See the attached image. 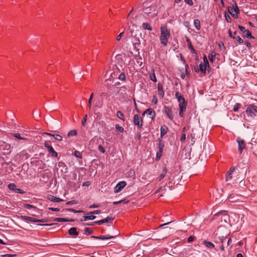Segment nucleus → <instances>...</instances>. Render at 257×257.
Returning <instances> with one entry per match:
<instances>
[{
    "mask_svg": "<svg viewBox=\"0 0 257 257\" xmlns=\"http://www.w3.org/2000/svg\"><path fill=\"white\" fill-rule=\"evenodd\" d=\"M161 35L160 40L161 43L164 46H166L168 43V39L170 37V30L166 26H161L160 28Z\"/></svg>",
    "mask_w": 257,
    "mask_h": 257,
    "instance_id": "1",
    "label": "nucleus"
},
{
    "mask_svg": "<svg viewBox=\"0 0 257 257\" xmlns=\"http://www.w3.org/2000/svg\"><path fill=\"white\" fill-rule=\"evenodd\" d=\"M144 13L149 17L154 18L158 14V10L156 6H151L144 9Z\"/></svg>",
    "mask_w": 257,
    "mask_h": 257,
    "instance_id": "2",
    "label": "nucleus"
},
{
    "mask_svg": "<svg viewBox=\"0 0 257 257\" xmlns=\"http://www.w3.org/2000/svg\"><path fill=\"white\" fill-rule=\"evenodd\" d=\"M175 97L179 103V109L182 108L186 110L187 103L183 95L179 92H176Z\"/></svg>",
    "mask_w": 257,
    "mask_h": 257,
    "instance_id": "3",
    "label": "nucleus"
},
{
    "mask_svg": "<svg viewBox=\"0 0 257 257\" xmlns=\"http://www.w3.org/2000/svg\"><path fill=\"white\" fill-rule=\"evenodd\" d=\"M228 11L233 18H237V15L239 12V10L236 3H234L232 5V7H229L228 8Z\"/></svg>",
    "mask_w": 257,
    "mask_h": 257,
    "instance_id": "4",
    "label": "nucleus"
},
{
    "mask_svg": "<svg viewBox=\"0 0 257 257\" xmlns=\"http://www.w3.org/2000/svg\"><path fill=\"white\" fill-rule=\"evenodd\" d=\"M256 108V106L250 104L247 107L246 110V113L248 116L254 117L256 115V113H257Z\"/></svg>",
    "mask_w": 257,
    "mask_h": 257,
    "instance_id": "5",
    "label": "nucleus"
},
{
    "mask_svg": "<svg viewBox=\"0 0 257 257\" xmlns=\"http://www.w3.org/2000/svg\"><path fill=\"white\" fill-rule=\"evenodd\" d=\"M143 120L141 116L138 114H135L134 116V123L138 128H141L143 126Z\"/></svg>",
    "mask_w": 257,
    "mask_h": 257,
    "instance_id": "6",
    "label": "nucleus"
},
{
    "mask_svg": "<svg viewBox=\"0 0 257 257\" xmlns=\"http://www.w3.org/2000/svg\"><path fill=\"white\" fill-rule=\"evenodd\" d=\"M0 149L3 151H6L7 153H4V155H6L7 154H9L11 151V145L9 144H7L6 142H2L0 143Z\"/></svg>",
    "mask_w": 257,
    "mask_h": 257,
    "instance_id": "7",
    "label": "nucleus"
},
{
    "mask_svg": "<svg viewBox=\"0 0 257 257\" xmlns=\"http://www.w3.org/2000/svg\"><path fill=\"white\" fill-rule=\"evenodd\" d=\"M164 112L167 115V117L171 120H173L174 118V115H173V112L172 108L168 107V106H164Z\"/></svg>",
    "mask_w": 257,
    "mask_h": 257,
    "instance_id": "8",
    "label": "nucleus"
},
{
    "mask_svg": "<svg viewBox=\"0 0 257 257\" xmlns=\"http://www.w3.org/2000/svg\"><path fill=\"white\" fill-rule=\"evenodd\" d=\"M44 146L48 149V152H49V153L51 154V156L52 157H57L58 154L57 152H56L54 150L52 146L49 145V144L46 142L44 143Z\"/></svg>",
    "mask_w": 257,
    "mask_h": 257,
    "instance_id": "9",
    "label": "nucleus"
},
{
    "mask_svg": "<svg viewBox=\"0 0 257 257\" xmlns=\"http://www.w3.org/2000/svg\"><path fill=\"white\" fill-rule=\"evenodd\" d=\"M126 183L125 181H121L119 182L114 188V192L118 193L120 192L125 186Z\"/></svg>",
    "mask_w": 257,
    "mask_h": 257,
    "instance_id": "10",
    "label": "nucleus"
},
{
    "mask_svg": "<svg viewBox=\"0 0 257 257\" xmlns=\"http://www.w3.org/2000/svg\"><path fill=\"white\" fill-rule=\"evenodd\" d=\"M237 142L238 143V149L239 154H241L242 152V150L244 148H245V144L244 141L242 140H241L240 138H238L237 140Z\"/></svg>",
    "mask_w": 257,
    "mask_h": 257,
    "instance_id": "11",
    "label": "nucleus"
},
{
    "mask_svg": "<svg viewBox=\"0 0 257 257\" xmlns=\"http://www.w3.org/2000/svg\"><path fill=\"white\" fill-rule=\"evenodd\" d=\"M234 171H235V168H231L227 172V173L226 174V181H230L233 178V176L234 174Z\"/></svg>",
    "mask_w": 257,
    "mask_h": 257,
    "instance_id": "12",
    "label": "nucleus"
},
{
    "mask_svg": "<svg viewBox=\"0 0 257 257\" xmlns=\"http://www.w3.org/2000/svg\"><path fill=\"white\" fill-rule=\"evenodd\" d=\"M23 218L26 220H28V221H30L31 222H46L44 219H41V220L37 219L35 218H33V217H30V216H25L23 217Z\"/></svg>",
    "mask_w": 257,
    "mask_h": 257,
    "instance_id": "13",
    "label": "nucleus"
},
{
    "mask_svg": "<svg viewBox=\"0 0 257 257\" xmlns=\"http://www.w3.org/2000/svg\"><path fill=\"white\" fill-rule=\"evenodd\" d=\"M116 235L112 236L110 235H100V236H92V238L98 239H101V240H104V239H108L114 238L115 236H116Z\"/></svg>",
    "mask_w": 257,
    "mask_h": 257,
    "instance_id": "14",
    "label": "nucleus"
},
{
    "mask_svg": "<svg viewBox=\"0 0 257 257\" xmlns=\"http://www.w3.org/2000/svg\"><path fill=\"white\" fill-rule=\"evenodd\" d=\"M158 91L159 96L162 98L164 95V92L163 90V85L161 83L158 84Z\"/></svg>",
    "mask_w": 257,
    "mask_h": 257,
    "instance_id": "15",
    "label": "nucleus"
},
{
    "mask_svg": "<svg viewBox=\"0 0 257 257\" xmlns=\"http://www.w3.org/2000/svg\"><path fill=\"white\" fill-rule=\"evenodd\" d=\"M168 171V170L167 169L166 167H164L160 176L157 178V180L159 181H161L162 179H163L164 178V177H165L166 175V173Z\"/></svg>",
    "mask_w": 257,
    "mask_h": 257,
    "instance_id": "16",
    "label": "nucleus"
},
{
    "mask_svg": "<svg viewBox=\"0 0 257 257\" xmlns=\"http://www.w3.org/2000/svg\"><path fill=\"white\" fill-rule=\"evenodd\" d=\"M145 114L150 115V117L153 118L155 116V112L152 109L149 108L144 111L143 115H144Z\"/></svg>",
    "mask_w": 257,
    "mask_h": 257,
    "instance_id": "17",
    "label": "nucleus"
},
{
    "mask_svg": "<svg viewBox=\"0 0 257 257\" xmlns=\"http://www.w3.org/2000/svg\"><path fill=\"white\" fill-rule=\"evenodd\" d=\"M48 199L49 200L53 201L54 202H59L63 201V200L62 199H61L60 198L56 197L54 196L51 195L48 196Z\"/></svg>",
    "mask_w": 257,
    "mask_h": 257,
    "instance_id": "18",
    "label": "nucleus"
},
{
    "mask_svg": "<svg viewBox=\"0 0 257 257\" xmlns=\"http://www.w3.org/2000/svg\"><path fill=\"white\" fill-rule=\"evenodd\" d=\"M113 220V218L110 217H107L106 218L104 219H102L99 221H97V224L98 225H101L104 223L108 222L109 221H112Z\"/></svg>",
    "mask_w": 257,
    "mask_h": 257,
    "instance_id": "19",
    "label": "nucleus"
},
{
    "mask_svg": "<svg viewBox=\"0 0 257 257\" xmlns=\"http://www.w3.org/2000/svg\"><path fill=\"white\" fill-rule=\"evenodd\" d=\"M207 66V64H203L201 63L199 65V69L202 73L203 74H206V67Z\"/></svg>",
    "mask_w": 257,
    "mask_h": 257,
    "instance_id": "20",
    "label": "nucleus"
},
{
    "mask_svg": "<svg viewBox=\"0 0 257 257\" xmlns=\"http://www.w3.org/2000/svg\"><path fill=\"white\" fill-rule=\"evenodd\" d=\"M168 127L166 125L162 126L161 127V137L162 138L168 132Z\"/></svg>",
    "mask_w": 257,
    "mask_h": 257,
    "instance_id": "21",
    "label": "nucleus"
},
{
    "mask_svg": "<svg viewBox=\"0 0 257 257\" xmlns=\"http://www.w3.org/2000/svg\"><path fill=\"white\" fill-rule=\"evenodd\" d=\"M203 243L206 247L209 248H213L215 246L214 244L213 243L206 240H204L203 241Z\"/></svg>",
    "mask_w": 257,
    "mask_h": 257,
    "instance_id": "22",
    "label": "nucleus"
},
{
    "mask_svg": "<svg viewBox=\"0 0 257 257\" xmlns=\"http://www.w3.org/2000/svg\"><path fill=\"white\" fill-rule=\"evenodd\" d=\"M70 235H77L78 232L77 231V229L75 227H71L68 231Z\"/></svg>",
    "mask_w": 257,
    "mask_h": 257,
    "instance_id": "23",
    "label": "nucleus"
},
{
    "mask_svg": "<svg viewBox=\"0 0 257 257\" xmlns=\"http://www.w3.org/2000/svg\"><path fill=\"white\" fill-rule=\"evenodd\" d=\"M164 147V144L163 142L161 140H159V144H158V147H159L160 153V156H162V151L163 150Z\"/></svg>",
    "mask_w": 257,
    "mask_h": 257,
    "instance_id": "24",
    "label": "nucleus"
},
{
    "mask_svg": "<svg viewBox=\"0 0 257 257\" xmlns=\"http://www.w3.org/2000/svg\"><path fill=\"white\" fill-rule=\"evenodd\" d=\"M135 59H136V62L139 65V66L140 67L142 66L143 65V61H142L143 60H142V57L140 56H136Z\"/></svg>",
    "mask_w": 257,
    "mask_h": 257,
    "instance_id": "25",
    "label": "nucleus"
},
{
    "mask_svg": "<svg viewBox=\"0 0 257 257\" xmlns=\"http://www.w3.org/2000/svg\"><path fill=\"white\" fill-rule=\"evenodd\" d=\"M194 25L198 30L200 29V22L198 19H195L194 20Z\"/></svg>",
    "mask_w": 257,
    "mask_h": 257,
    "instance_id": "26",
    "label": "nucleus"
},
{
    "mask_svg": "<svg viewBox=\"0 0 257 257\" xmlns=\"http://www.w3.org/2000/svg\"><path fill=\"white\" fill-rule=\"evenodd\" d=\"M142 27L145 30H148L149 31L152 30V27L150 25V24H149L148 23H144L142 24Z\"/></svg>",
    "mask_w": 257,
    "mask_h": 257,
    "instance_id": "27",
    "label": "nucleus"
},
{
    "mask_svg": "<svg viewBox=\"0 0 257 257\" xmlns=\"http://www.w3.org/2000/svg\"><path fill=\"white\" fill-rule=\"evenodd\" d=\"M96 218V216L94 215L85 216L83 217V219H81V221H87V220H94Z\"/></svg>",
    "mask_w": 257,
    "mask_h": 257,
    "instance_id": "28",
    "label": "nucleus"
},
{
    "mask_svg": "<svg viewBox=\"0 0 257 257\" xmlns=\"http://www.w3.org/2000/svg\"><path fill=\"white\" fill-rule=\"evenodd\" d=\"M244 36L247 38H249L250 39H253L254 37L251 35V33L250 32L247 30L245 31V32H244Z\"/></svg>",
    "mask_w": 257,
    "mask_h": 257,
    "instance_id": "29",
    "label": "nucleus"
},
{
    "mask_svg": "<svg viewBox=\"0 0 257 257\" xmlns=\"http://www.w3.org/2000/svg\"><path fill=\"white\" fill-rule=\"evenodd\" d=\"M116 115L120 119H121L122 120H124V116L121 111H118L116 113Z\"/></svg>",
    "mask_w": 257,
    "mask_h": 257,
    "instance_id": "30",
    "label": "nucleus"
},
{
    "mask_svg": "<svg viewBox=\"0 0 257 257\" xmlns=\"http://www.w3.org/2000/svg\"><path fill=\"white\" fill-rule=\"evenodd\" d=\"M150 78L151 80H152L154 82H156L157 81V79H156V75L155 74V72L154 70H153V72L150 74Z\"/></svg>",
    "mask_w": 257,
    "mask_h": 257,
    "instance_id": "31",
    "label": "nucleus"
},
{
    "mask_svg": "<svg viewBox=\"0 0 257 257\" xmlns=\"http://www.w3.org/2000/svg\"><path fill=\"white\" fill-rule=\"evenodd\" d=\"M103 105L102 101L100 100H97L95 103L94 107L96 108H101Z\"/></svg>",
    "mask_w": 257,
    "mask_h": 257,
    "instance_id": "32",
    "label": "nucleus"
},
{
    "mask_svg": "<svg viewBox=\"0 0 257 257\" xmlns=\"http://www.w3.org/2000/svg\"><path fill=\"white\" fill-rule=\"evenodd\" d=\"M77 135V132L75 130H71L70 131L67 136L68 137H72V136H75Z\"/></svg>",
    "mask_w": 257,
    "mask_h": 257,
    "instance_id": "33",
    "label": "nucleus"
},
{
    "mask_svg": "<svg viewBox=\"0 0 257 257\" xmlns=\"http://www.w3.org/2000/svg\"><path fill=\"white\" fill-rule=\"evenodd\" d=\"M241 105L240 103H236L233 107V111H235V112L237 111L241 107Z\"/></svg>",
    "mask_w": 257,
    "mask_h": 257,
    "instance_id": "34",
    "label": "nucleus"
},
{
    "mask_svg": "<svg viewBox=\"0 0 257 257\" xmlns=\"http://www.w3.org/2000/svg\"><path fill=\"white\" fill-rule=\"evenodd\" d=\"M84 232L86 234H91L93 233V230L90 228L85 227L84 229Z\"/></svg>",
    "mask_w": 257,
    "mask_h": 257,
    "instance_id": "35",
    "label": "nucleus"
},
{
    "mask_svg": "<svg viewBox=\"0 0 257 257\" xmlns=\"http://www.w3.org/2000/svg\"><path fill=\"white\" fill-rule=\"evenodd\" d=\"M93 96H94V94H93V93H92L90 96L89 99H88V107L89 108H91V107L92 100Z\"/></svg>",
    "mask_w": 257,
    "mask_h": 257,
    "instance_id": "36",
    "label": "nucleus"
},
{
    "mask_svg": "<svg viewBox=\"0 0 257 257\" xmlns=\"http://www.w3.org/2000/svg\"><path fill=\"white\" fill-rule=\"evenodd\" d=\"M115 128H116V130L117 131H118V132H121H121H123V131H124L123 128L122 126H120L119 124H116L115 125Z\"/></svg>",
    "mask_w": 257,
    "mask_h": 257,
    "instance_id": "37",
    "label": "nucleus"
},
{
    "mask_svg": "<svg viewBox=\"0 0 257 257\" xmlns=\"http://www.w3.org/2000/svg\"><path fill=\"white\" fill-rule=\"evenodd\" d=\"M53 137L57 141H61L62 140V137L60 135L55 134L53 135Z\"/></svg>",
    "mask_w": 257,
    "mask_h": 257,
    "instance_id": "38",
    "label": "nucleus"
},
{
    "mask_svg": "<svg viewBox=\"0 0 257 257\" xmlns=\"http://www.w3.org/2000/svg\"><path fill=\"white\" fill-rule=\"evenodd\" d=\"M8 188L11 190H14L15 191V190L16 189V185L14 184V183H11L10 184H9L8 185Z\"/></svg>",
    "mask_w": 257,
    "mask_h": 257,
    "instance_id": "39",
    "label": "nucleus"
},
{
    "mask_svg": "<svg viewBox=\"0 0 257 257\" xmlns=\"http://www.w3.org/2000/svg\"><path fill=\"white\" fill-rule=\"evenodd\" d=\"M13 136L15 137L16 138L20 140H25L24 138H23L21 136V135L18 133L13 134Z\"/></svg>",
    "mask_w": 257,
    "mask_h": 257,
    "instance_id": "40",
    "label": "nucleus"
},
{
    "mask_svg": "<svg viewBox=\"0 0 257 257\" xmlns=\"http://www.w3.org/2000/svg\"><path fill=\"white\" fill-rule=\"evenodd\" d=\"M188 48L192 53L195 54L196 53V51L195 49L193 48L192 44H188Z\"/></svg>",
    "mask_w": 257,
    "mask_h": 257,
    "instance_id": "41",
    "label": "nucleus"
},
{
    "mask_svg": "<svg viewBox=\"0 0 257 257\" xmlns=\"http://www.w3.org/2000/svg\"><path fill=\"white\" fill-rule=\"evenodd\" d=\"M54 221H57V222H65V221H68V220L65 219V218H56L54 219Z\"/></svg>",
    "mask_w": 257,
    "mask_h": 257,
    "instance_id": "42",
    "label": "nucleus"
},
{
    "mask_svg": "<svg viewBox=\"0 0 257 257\" xmlns=\"http://www.w3.org/2000/svg\"><path fill=\"white\" fill-rule=\"evenodd\" d=\"M215 57V53L214 52L211 53V56L209 57V60L213 62Z\"/></svg>",
    "mask_w": 257,
    "mask_h": 257,
    "instance_id": "43",
    "label": "nucleus"
},
{
    "mask_svg": "<svg viewBox=\"0 0 257 257\" xmlns=\"http://www.w3.org/2000/svg\"><path fill=\"white\" fill-rule=\"evenodd\" d=\"M74 155L75 157L79 158H81V157H82V155H81V153L78 151H75L74 153Z\"/></svg>",
    "mask_w": 257,
    "mask_h": 257,
    "instance_id": "44",
    "label": "nucleus"
},
{
    "mask_svg": "<svg viewBox=\"0 0 257 257\" xmlns=\"http://www.w3.org/2000/svg\"><path fill=\"white\" fill-rule=\"evenodd\" d=\"M87 115L86 114L85 115V116L83 117V118L82 120V124L83 125H85V124H86V121H87Z\"/></svg>",
    "mask_w": 257,
    "mask_h": 257,
    "instance_id": "45",
    "label": "nucleus"
},
{
    "mask_svg": "<svg viewBox=\"0 0 257 257\" xmlns=\"http://www.w3.org/2000/svg\"><path fill=\"white\" fill-rule=\"evenodd\" d=\"M185 140H186V135L185 134H183L181 136L180 141L182 143H184V142H185Z\"/></svg>",
    "mask_w": 257,
    "mask_h": 257,
    "instance_id": "46",
    "label": "nucleus"
},
{
    "mask_svg": "<svg viewBox=\"0 0 257 257\" xmlns=\"http://www.w3.org/2000/svg\"><path fill=\"white\" fill-rule=\"evenodd\" d=\"M123 32L120 33L118 36L117 37H116V40L117 41V42H119L121 38H122V37L123 36Z\"/></svg>",
    "mask_w": 257,
    "mask_h": 257,
    "instance_id": "47",
    "label": "nucleus"
},
{
    "mask_svg": "<svg viewBox=\"0 0 257 257\" xmlns=\"http://www.w3.org/2000/svg\"><path fill=\"white\" fill-rule=\"evenodd\" d=\"M99 213H100V211L99 210H97L91 212H89L87 214H98Z\"/></svg>",
    "mask_w": 257,
    "mask_h": 257,
    "instance_id": "48",
    "label": "nucleus"
},
{
    "mask_svg": "<svg viewBox=\"0 0 257 257\" xmlns=\"http://www.w3.org/2000/svg\"><path fill=\"white\" fill-rule=\"evenodd\" d=\"M98 150L101 152L102 153H104L105 152V149H104V148L101 146V145H99L98 147Z\"/></svg>",
    "mask_w": 257,
    "mask_h": 257,
    "instance_id": "49",
    "label": "nucleus"
},
{
    "mask_svg": "<svg viewBox=\"0 0 257 257\" xmlns=\"http://www.w3.org/2000/svg\"><path fill=\"white\" fill-rule=\"evenodd\" d=\"M236 40L239 44H242L243 42V40L239 36H237L236 38Z\"/></svg>",
    "mask_w": 257,
    "mask_h": 257,
    "instance_id": "50",
    "label": "nucleus"
},
{
    "mask_svg": "<svg viewBox=\"0 0 257 257\" xmlns=\"http://www.w3.org/2000/svg\"><path fill=\"white\" fill-rule=\"evenodd\" d=\"M125 76L124 73H121L119 75V79L120 80H124V79H125Z\"/></svg>",
    "mask_w": 257,
    "mask_h": 257,
    "instance_id": "51",
    "label": "nucleus"
},
{
    "mask_svg": "<svg viewBox=\"0 0 257 257\" xmlns=\"http://www.w3.org/2000/svg\"><path fill=\"white\" fill-rule=\"evenodd\" d=\"M185 2L188 4L189 6H193V2L192 0H184Z\"/></svg>",
    "mask_w": 257,
    "mask_h": 257,
    "instance_id": "52",
    "label": "nucleus"
},
{
    "mask_svg": "<svg viewBox=\"0 0 257 257\" xmlns=\"http://www.w3.org/2000/svg\"><path fill=\"white\" fill-rule=\"evenodd\" d=\"M186 110L185 109H182V108H181V109H179V115L181 117H183V112L185 111Z\"/></svg>",
    "mask_w": 257,
    "mask_h": 257,
    "instance_id": "53",
    "label": "nucleus"
},
{
    "mask_svg": "<svg viewBox=\"0 0 257 257\" xmlns=\"http://www.w3.org/2000/svg\"><path fill=\"white\" fill-rule=\"evenodd\" d=\"M68 210L70 211L75 212V213H80V212L84 213V212L83 211H82V210L75 211L74 209H71V208L68 209Z\"/></svg>",
    "mask_w": 257,
    "mask_h": 257,
    "instance_id": "54",
    "label": "nucleus"
},
{
    "mask_svg": "<svg viewBox=\"0 0 257 257\" xmlns=\"http://www.w3.org/2000/svg\"><path fill=\"white\" fill-rule=\"evenodd\" d=\"M24 207L28 209H30L31 208L34 207L32 205L29 204H25L24 205Z\"/></svg>",
    "mask_w": 257,
    "mask_h": 257,
    "instance_id": "55",
    "label": "nucleus"
},
{
    "mask_svg": "<svg viewBox=\"0 0 257 257\" xmlns=\"http://www.w3.org/2000/svg\"><path fill=\"white\" fill-rule=\"evenodd\" d=\"M152 102L154 103V104H156L158 102V99H157V97L154 95L153 97V99H152Z\"/></svg>",
    "mask_w": 257,
    "mask_h": 257,
    "instance_id": "56",
    "label": "nucleus"
},
{
    "mask_svg": "<svg viewBox=\"0 0 257 257\" xmlns=\"http://www.w3.org/2000/svg\"><path fill=\"white\" fill-rule=\"evenodd\" d=\"M228 200L230 202H235L236 200L234 199V197L232 196L231 195L228 197Z\"/></svg>",
    "mask_w": 257,
    "mask_h": 257,
    "instance_id": "57",
    "label": "nucleus"
},
{
    "mask_svg": "<svg viewBox=\"0 0 257 257\" xmlns=\"http://www.w3.org/2000/svg\"><path fill=\"white\" fill-rule=\"evenodd\" d=\"M15 192L20 194H23L24 191L20 189H17L15 190Z\"/></svg>",
    "mask_w": 257,
    "mask_h": 257,
    "instance_id": "58",
    "label": "nucleus"
},
{
    "mask_svg": "<svg viewBox=\"0 0 257 257\" xmlns=\"http://www.w3.org/2000/svg\"><path fill=\"white\" fill-rule=\"evenodd\" d=\"M16 256V254H5L2 255L3 257H13Z\"/></svg>",
    "mask_w": 257,
    "mask_h": 257,
    "instance_id": "59",
    "label": "nucleus"
},
{
    "mask_svg": "<svg viewBox=\"0 0 257 257\" xmlns=\"http://www.w3.org/2000/svg\"><path fill=\"white\" fill-rule=\"evenodd\" d=\"M238 28L242 32H245L246 30L245 29V28L244 27L238 26Z\"/></svg>",
    "mask_w": 257,
    "mask_h": 257,
    "instance_id": "60",
    "label": "nucleus"
},
{
    "mask_svg": "<svg viewBox=\"0 0 257 257\" xmlns=\"http://www.w3.org/2000/svg\"><path fill=\"white\" fill-rule=\"evenodd\" d=\"M49 209L53 211H59L60 209L58 208L49 207Z\"/></svg>",
    "mask_w": 257,
    "mask_h": 257,
    "instance_id": "61",
    "label": "nucleus"
},
{
    "mask_svg": "<svg viewBox=\"0 0 257 257\" xmlns=\"http://www.w3.org/2000/svg\"><path fill=\"white\" fill-rule=\"evenodd\" d=\"M203 61H204V64H207V66L209 67L208 61V60L207 59V58L205 56L203 58Z\"/></svg>",
    "mask_w": 257,
    "mask_h": 257,
    "instance_id": "62",
    "label": "nucleus"
},
{
    "mask_svg": "<svg viewBox=\"0 0 257 257\" xmlns=\"http://www.w3.org/2000/svg\"><path fill=\"white\" fill-rule=\"evenodd\" d=\"M194 237L192 236H190L188 238V242H190L193 241Z\"/></svg>",
    "mask_w": 257,
    "mask_h": 257,
    "instance_id": "63",
    "label": "nucleus"
},
{
    "mask_svg": "<svg viewBox=\"0 0 257 257\" xmlns=\"http://www.w3.org/2000/svg\"><path fill=\"white\" fill-rule=\"evenodd\" d=\"M90 185V183L89 182L87 181L83 183L82 186H89Z\"/></svg>",
    "mask_w": 257,
    "mask_h": 257,
    "instance_id": "64",
    "label": "nucleus"
}]
</instances>
